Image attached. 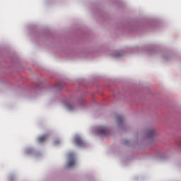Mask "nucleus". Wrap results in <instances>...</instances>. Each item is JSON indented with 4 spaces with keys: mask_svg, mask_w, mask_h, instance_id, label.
Here are the masks:
<instances>
[{
    "mask_svg": "<svg viewBox=\"0 0 181 181\" xmlns=\"http://www.w3.org/2000/svg\"><path fill=\"white\" fill-rule=\"evenodd\" d=\"M76 165V158H74V153H70L68 155V163L66 168H73Z\"/></svg>",
    "mask_w": 181,
    "mask_h": 181,
    "instance_id": "nucleus-1",
    "label": "nucleus"
},
{
    "mask_svg": "<svg viewBox=\"0 0 181 181\" xmlns=\"http://www.w3.org/2000/svg\"><path fill=\"white\" fill-rule=\"evenodd\" d=\"M98 134L105 136L108 134V129L106 127H100L98 129Z\"/></svg>",
    "mask_w": 181,
    "mask_h": 181,
    "instance_id": "nucleus-2",
    "label": "nucleus"
},
{
    "mask_svg": "<svg viewBox=\"0 0 181 181\" xmlns=\"http://www.w3.org/2000/svg\"><path fill=\"white\" fill-rule=\"evenodd\" d=\"M74 142L78 146H83L84 145V141H83V139L79 136H75Z\"/></svg>",
    "mask_w": 181,
    "mask_h": 181,
    "instance_id": "nucleus-3",
    "label": "nucleus"
},
{
    "mask_svg": "<svg viewBox=\"0 0 181 181\" xmlns=\"http://www.w3.org/2000/svg\"><path fill=\"white\" fill-rule=\"evenodd\" d=\"M146 135L148 138H152V136L155 135V130L153 129L148 130L146 133Z\"/></svg>",
    "mask_w": 181,
    "mask_h": 181,
    "instance_id": "nucleus-4",
    "label": "nucleus"
},
{
    "mask_svg": "<svg viewBox=\"0 0 181 181\" xmlns=\"http://www.w3.org/2000/svg\"><path fill=\"white\" fill-rule=\"evenodd\" d=\"M45 141H46V136H41L38 138V142H40V144L45 142Z\"/></svg>",
    "mask_w": 181,
    "mask_h": 181,
    "instance_id": "nucleus-5",
    "label": "nucleus"
},
{
    "mask_svg": "<svg viewBox=\"0 0 181 181\" xmlns=\"http://www.w3.org/2000/svg\"><path fill=\"white\" fill-rule=\"evenodd\" d=\"M117 120L118 124H121V122H122V117L117 116Z\"/></svg>",
    "mask_w": 181,
    "mask_h": 181,
    "instance_id": "nucleus-6",
    "label": "nucleus"
},
{
    "mask_svg": "<svg viewBox=\"0 0 181 181\" xmlns=\"http://www.w3.org/2000/svg\"><path fill=\"white\" fill-rule=\"evenodd\" d=\"M67 108H68V110H73V108H74V107L72 106V105H67Z\"/></svg>",
    "mask_w": 181,
    "mask_h": 181,
    "instance_id": "nucleus-7",
    "label": "nucleus"
},
{
    "mask_svg": "<svg viewBox=\"0 0 181 181\" xmlns=\"http://www.w3.org/2000/svg\"><path fill=\"white\" fill-rule=\"evenodd\" d=\"M59 86H60V83H57L56 86L59 87Z\"/></svg>",
    "mask_w": 181,
    "mask_h": 181,
    "instance_id": "nucleus-8",
    "label": "nucleus"
},
{
    "mask_svg": "<svg viewBox=\"0 0 181 181\" xmlns=\"http://www.w3.org/2000/svg\"><path fill=\"white\" fill-rule=\"evenodd\" d=\"M117 57H119V55H116Z\"/></svg>",
    "mask_w": 181,
    "mask_h": 181,
    "instance_id": "nucleus-9",
    "label": "nucleus"
}]
</instances>
